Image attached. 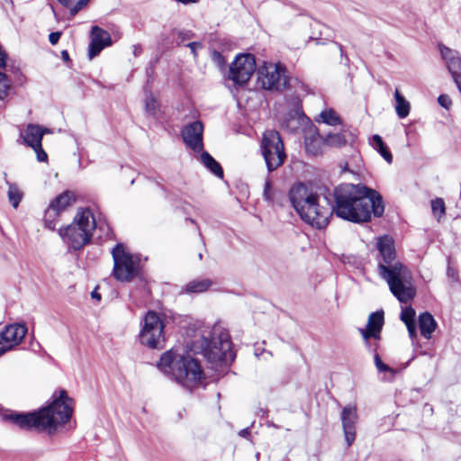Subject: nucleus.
<instances>
[{
    "label": "nucleus",
    "mask_w": 461,
    "mask_h": 461,
    "mask_svg": "<svg viewBox=\"0 0 461 461\" xmlns=\"http://www.w3.org/2000/svg\"><path fill=\"white\" fill-rule=\"evenodd\" d=\"M203 125L196 121L187 124L183 131L182 137L185 143L194 151H201L203 148Z\"/></svg>",
    "instance_id": "nucleus-18"
},
{
    "label": "nucleus",
    "mask_w": 461,
    "mask_h": 461,
    "mask_svg": "<svg viewBox=\"0 0 461 461\" xmlns=\"http://www.w3.org/2000/svg\"><path fill=\"white\" fill-rule=\"evenodd\" d=\"M304 143L306 151L313 156L321 154L325 146L324 138L320 135L315 128L308 130Z\"/></svg>",
    "instance_id": "nucleus-21"
},
{
    "label": "nucleus",
    "mask_w": 461,
    "mask_h": 461,
    "mask_svg": "<svg viewBox=\"0 0 461 461\" xmlns=\"http://www.w3.org/2000/svg\"><path fill=\"white\" fill-rule=\"evenodd\" d=\"M440 57L444 61L445 67L451 75L456 86L461 85V55L453 49L443 44L438 46Z\"/></svg>",
    "instance_id": "nucleus-16"
},
{
    "label": "nucleus",
    "mask_w": 461,
    "mask_h": 461,
    "mask_svg": "<svg viewBox=\"0 0 461 461\" xmlns=\"http://www.w3.org/2000/svg\"><path fill=\"white\" fill-rule=\"evenodd\" d=\"M60 35L61 33L59 32H51L50 35H49V41L52 44V45H55L58 43L59 38H60Z\"/></svg>",
    "instance_id": "nucleus-40"
},
{
    "label": "nucleus",
    "mask_w": 461,
    "mask_h": 461,
    "mask_svg": "<svg viewBox=\"0 0 461 461\" xmlns=\"http://www.w3.org/2000/svg\"><path fill=\"white\" fill-rule=\"evenodd\" d=\"M61 57H62V59H63L65 61L69 60V55H68V52L67 50H62V51H61Z\"/></svg>",
    "instance_id": "nucleus-42"
},
{
    "label": "nucleus",
    "mask_w": 461,
    "mask_h": 461,
    "mask_svg": "<svg viewBox=\"0 0 461 461\" xmlns=\"http://www.w3.org/2000/svg\"><path fill=\"white\" fill-rule=\"evenodd\" d=\"M431 210L433 215L440 221V219L445 215L446 207L445 203L442 198H436L431 201Z\"/></svg>",
    "instance_id": "nucleus-32"
},
{
    "label": "nucleus",
    "mask_w": 461,
    "mask_h": 461,
    "mask_svg": "<svg viewBox=\"0 0 461 461\" xmlns=\"http://www.w3.org/2000/svg\"><path fill=\"white\" fill-rule=\"evenodd\" d=\"M384 324V312H375L370 314L366 329L360 330V333L364 339L367 340L370 338L379 339L380 331Z\"/></svg>",
    "instance_id": "nucleus-20"
},
{
    "label": "nucleus",
    "mask_w": 461,
    "mask_h": 461,
    "mask_svg": "<svg viewBox=\"0 0 461 461\" xmlns=\"http://www.w3.org/2000/svg\"><path fill=\"white\" fill-rule=\"evenodd\" d=\"M370 144L388 164H392L393 155L380 135L375 134L370 140Z\"/></svg>",
    "instance_id": "nucleus-24"
},
{
    "label": "nucleus",
    "mask_w": 461,
    "mask_h": 461,
    "mask_svg": "<svg viewBox=\"0 0 461 461\" xmlns=\"http://www.w3.org/2000/svg\"><path fill=\"white\" fill-rule=\"evenodd\" d=\"M64 6H69L73 0H58Z\"/></svg>",
    "instance_id": "nucleus-43"
},
{
    "label": "nucleus",
    "mask_w": 461,
    "mask_h": 461,
    "mask_svg": "<svg viewBox=\"0 0 461 461\" xmlns=\"http://www.w3.org/2000/svg\"><path fill=\"white\" fill-rule=\"evenodd\" d=\"M157 366L164 375L188 390L198 387L204 379L198 361L175 349L163 353Z\"/></svg>",
    "instance_id": "nucleus-4"
},
{
    "label": "nucleus",
    "mask_w": 461,
    "mask_h": 461,
    "mask_svg": "<svg viewBox=\"0 0 461 461\" xmlns=\"http://www.w3.org/2000/svg\"><path fill=\"white\" fill-rule=\"evenodd\" d=\"M52 131L49 128L29 123L20 133L24 144L32 148L37 157L38 161L47 162L48 155L42 149V138L45 134H51Z\"/></svg>",
    "instance_id": "nucleus-14"
},
{
    "label": "nucleus",
    "mask_w": 461,
    "mask_h": 461,
    "mask_svg": "<svg viewBox=\"0 0 461 461\" xmlns=\"http://www.w3.org/2000/svg\"><path fill=\"white\" fill-rule=\"evenodd\" d=\"M337 216L353 222H365L381 216L384 207L382 197L363 185L342 184L334 191Z\"/></svg>",
    "instance_id": "nucleus-1"
},
{
    "label": "nucleus",
    "mask_w": 461,
    "mask_h": 461,
    "mask_svg": "<svg viewBox=\"0 0 461 461\" xmlns=\"http://www.w3.org/2000/svg\"><path fill=\"white\" fill-rule=\"evenodd\" d=\"M76 201L73 192L64 191L50 201L44 212V225L53 230L62 212L67 211Z\"/></svg>",
    "instance_id": "nucleus-13"
},
{
    "label": "nucleus",
    "mask_w": 461,
    "mask_h": 461,
    "mask_svg": "<svg viewBox=\"0 0 461 461\" xmlns=\"http://www.w3.org/2000/svg\"><path fill=\"white\" fill-rule=\"evenodd\" d=\"M258 84L265 90L281 91L287 87L286 69L278 63L263 62L257 69Z\"/></svg>",
    "instance_id": "nucleus-10"
},
{
    "label": "nucleus",
    "mask_w": 461,
    "mask_h": 461,
    "mask_svg": "<svg viewBox=\"0 0 461 461\" xmlns=\"http://www.w3.org/2000/svg\"><path fill=\"white\" fill-rule=\"evenodd\" d=\"M375 365L379 372H388L391 376L394 375L393 369L383 363L378 355H375Z\"/></svg>",
    "instance_id": "nucleus-36"
},
{
    "label": "nucleus",
    "mask_w": 461,
    "mask_h": 461,
    "mask_svg": "<svg viewBox=\"0 0 461 461\" xmlns=\"http://www.w3.org/2000/svg\"><path fill=\"white\" fill-rule=\"evenodd\" d=\"M376 248L382 258L378 264L379 274L384 279L392 294L401 302L408 303L415 294L411 275L409 269L395 260V249L393 240L388 236L380 237Z\"/></svg>",
    "instance_id": "nucleus-2"
},
{
    "label": "nucleus",
    "mask_w": 461,
    "mask_h": 461,
    "mask_svg": "<svg viewBox=\"0 0 461 461\" xmlns=\"http://www.w3.org/2000/svg\"><path fill=\"white\" fill-rule=\"evenodd\" d=\"M163 318L154 311H149L143 318L140 332V340L142 345L150 348H162L165 342Z\"/></svg>",
    "instance_id": "nucleus-11"
},
{
    "label": "nucleus",
    "mask_w": 461,
    "mask_h": 461,
    "mask_svg": "<svg viewBox=\"0 0 461 461\" xmlns=\"http://www.w3.org/2000/svg\"><path fill=\"white\" fill-rule=\"evenodd\" d=\"M416 312L411 307H405L402 310L401 312V320L405 323L408 332L411 338H416L417 331L415 326V318Z\"/></svg>",
    "instance_id": "nucleus-23"
},
{
    "label": "nucleus",
    "mask_w": 461,
    "mask_h": 461,
    "mask_svg": "<svg viewBox=\"0 0 461 461\" xmlns=\"http://www.w3.org/2000/svg\"><path fill=\"white\" fill-rule=\"evenodd\" d=\"M210 339L204 338L202 352L208 362L212 365L229 364L234 359L230 337L227 330L221 325H214L209 331Z\"/></svg>",
    "instance_id": "nucleus-7"
},
{
    "label": "nucleus",
    "mask_w": 461,
    "mask_h": 461,
    "mask_svg": "<svg viewBox=\"0 0 461 461\" xmlns=\"http://www.w3.org/2000/svg\"><path fill=\"white\" fill-rule=\"evenodd\" d=\"M72 411V400L68 397L65 391H61L58 398L40 411L26 414L11 413L5 416V420L23 429H35L51 432L59 425L68 421Z\"/></svg>",
    "instance_id": "nucleus-3"
},
{
    "label": "nucleus",
    "mask_w": 461,
    "mask_h": 461,
    "mask_svg": "<svg viewBox=\"0 0 461 461\" xmlns=\"http://www.w3.org/2000/svg\"><path fill=\"white\" fill-rule=\"evenodd\" d=\"M7 54L4 49L0 46V68H3L6 65Z\"/></svg>",
    "instance_id": "nucleus-39"
},
{
    "label": "nucleus",
    "mask_w": 461,
    "mask_h": 461,
    "mask_svg": "<svg viewBox=\"0 0 461 461\" xmlns=\"http://www.w3.org/2000/svg\"><path fill=\"white\" fill-rule=\"evenodd\" d=\"M213 282L210 279H195L186 284L185 291L189 294H199L207 291Z\"/></svg>",
    "instance_id": "nucleus-25"
},
{
    "label": "nucleus",
    "mask_w": 461,
    "mask_h": 461,
    "mask_svg": "<svg viewBox=\"0 0 461 461\" xmlns=\"http://www.w3.org/2000/svg\"><path fill=\"white\" fill-rule=\"evenodd\" d=\"M323 138L326 146L334 148H340L347 142V140L342 132L329 133L326 137Z\"/></svg>",
    "instance_id": "nucleus-30"
},
{
    "label": "nucleus",
    "mask_w": 461,
    "mask_h": 461,
    "mask_svg": "<svg viewBox=\"0 0 461 461\" xmlns=\"http://www.w3.org/2000/svg\"><path fill=\"white\" fill-rule=\"evenodd\" d=\"M92 296H93L94 298H97L98 300L100 299V295H99V294H97L95 292H93V293H92Z\"/></svg>",
    "instance_id": "nucleus-45"
},
{
    "label": "nucleus",
    "mask_w": 461,
    "mask_h": 461,
    "mask_svg": "<svg viewBox=\"0 0 461 461\" xmlns=\"http://www.w3.org/2000/svg\"><path fill=\"white\" fill-rule=\"evenodd\" d=\"M194 33L188 30L176 29L172 32V37L177 44H183L193 38Z\"/></svg>",
    "instance_id": "nucleus-33"
},
{
    "label": "nucleus",
    "mask_w": 461,
    "mask_h": 461,
    "mask_svg": "<svg viewBox=\"0 0 461 461\" xmlns=\"http://www.w3.org/2000/svg\"><path fill=\"white\" fill-rule=\"evenodd\" d=\"M88 2H89V0H78L77 3L76 4V5H74L70 9L71 14L75 15L80 9L86 6Z\"/></svg>",
    "instance_id": "nucleus-38"
},
{
    "label": "nucleus",
    "mask_w": 461,
    "mask_h": 461,
    "mask_svg": "<svg viewBox=\"0 0 461 461\" xmlns=\"http://www.w3.org/2000/svg\"><path fill=\"white\" fill-rule=\"evenodd\" d=\"M265 200L267 202H274L275 199V192L271 185V181L267 178L265 183L264 186V193H263Z\"/></svg>",
    "instance_id": "nucleus-35"
},
{
    "label": "nucleus",
    "mask_w": 461,
    "mask_h": 461,
    "mask_svg": "<svg viewBox=\"0 0 461 461\" xmlns=\"http://www.w3.org/2000/svg\"><path fill=\"white\" fill-rule=\"evenodd\" d=\"M188 47L191 49L192 52L195 55L197 49L201 48V44L198 42H191L188 44Z\"/></svg>",
    "instance_id": "nucleus-41"
},
{
    "label": "nucleus",
    "mask_w": 461,
    "mask_h": 461,
    "mask_svg": "<svg viewBox=\"0 0 461 461\" xmlns=\"http://www.w3.org/2000/svg\"><path fill=\"white\" fill-rule=\"evenodd\" d=\"M290 200L301 218L312 226L321 229L329 223L332 210L325 198H321L304 185L296 184L290 190Z\"/></svg>",
    "instance_id": "nucleus-5"
},
{
    "label": "nucleus",
    "mask_w": 461,
    "mask_h": 461,
    "mask_svg": "<svg viewBox=\"0 0 461 461\" xmlns=\"http://www.w3.org/2000/svg\"><path fill=\"white\" fill-rule=\"evenodd\" d=\"M113 259V276L119 282L128 283L140 272V258L132 254L123 244H117L112 250Z\"/></svg>",
    "instance_id": "nucleus-8"
},
{
    "label": "nucleus",
    "mask_w": 461,
    "mask_h": 461,
    "mask_svg": "<svg viewBox=\"0 0 461 461\" xmlns=\"http://www.w3.org/2000/svg\"><path fill=\"white\" fill-rule=\"evenodd\" d=\"M249 434V431L248 429H244L240 431V435L243 438H246Z\"/></svg>",
    "instance_id": "nucleus-44"
},
{
    "label": "nucleus",
    "mask_w": 461,
    "mask_h": 461,
    "mask_svg": "<svg viewBox=\"0 0 461 461\" xmlns=\"http://www.w3.org/2000/svg\"><path fill=\"white\" fill-rule=\"evenodd\" d=\"M201 161L215 176L222 177L221 167L209 153L203 152L201 154Z\"/></svg>",
    "instance_id": "nucleus-27"
},
{
    "label": "nucleus",
    "mask_w": 461,
    "mask_h": 461,
    "mask_svg": "<svg viewBox=\"0 0 461 461\" xmlns=\"http://www.w3.org/2000/svg\"><path fill=\"white\" fill-rule=\"evenodd\" d=\"M144 106L146 113L150 116H156L159 113V104L158 99L151 93L146 94L144 99Z\"/></svg>",
    "instance_id": "nucleus-28"
},
{
    "label": "nucleus",
    "mask_w": 461,
    "mask_h": 461,
    "mask_svg": "<svg viewBox=\"0 0 461 461\" xmlns=\"http://www.w3.org/2000/svg\"><path fill=\"white\" fill-rule=\"evenodd\" d=\"M7 195H8V200L11 203V204L13 205V207L17 208L23 196V194L21 191V189L18 187L17 185L8 183Z\"/></svg>",
    "instance_id": "nucleus-29"
},
{
    "label": "nucleus",
    "mask_w": 461,
    "mask_h": 461,
    "mask_svg": "<svg viewBox=\"0 0 461 461\" xmlns=\"http://www.w3.org/2000/svg\"><path fill=\"white\" fill-rule=\"evenodd\" d=\"M26 333L27 327L24 324L14 323L6 326L0 333V356L21 344Z\"/></svg>",
    "instance_id": "nucleus-15"
},
{
    "label": "nucleus",
    "mask_w": 461,
    "mask_h": 461,
    "mask_svg": "<svg viewBox=\"0 0 461 461\" xmlns=\"http://www.w3.org/2000/svg\"><path fill=\"white\" fill-rule=\"evenodd\" d=\"M438 102L442 107L446 109H449L452 104L451 99L447 95H440L438 98Z\"/></svg>",
    "instance_id": "nucleus-37"
},
{
    "label": "nucleus",
    "mask_w": 461,
    "mask_h": 461,
    "mask_svg": "<svg viewBox=\"0 0 461 461\" xmlns=\"http://www.w3.org/2000/svg\"><path fill=\"white\" fill-rule=\"evenodd\" d=\"M419 326L421 335L426 339H430L431 334L437 327V322L429 312H423L419 317Z\"/></svg>",
    "instance_id": "nucleus-22"
},
{
    "label": "nucleus",
    "mask_w": 461,
    "mask_h": 461,
    "mask_svg": "<svg viewBox=\"0 0 461 461\" xmlns=\"http://www.w3.org/2000/svg\"><path fill=\"white\" fill-rule=\"evenodd\" d=\"M357 411L354 404H348L342 409L341 422L345 439L348 446H351L356 438V424L357 421Z\"/></svg>",
    "instance_id": "nucleus-17"
},
{
    "label": "nucleus",
    "mask_w": 461,
    "mask_h": 461,
    "mask_svg": "<svg viewBox=\"0 0 461 461\" xmlns=\"http://www.w3.org/2000/svg\"><path fill=\"white\" fill-rule=\"evenodd\" d=\"M10 88L11 82L8 77L0 72V100H4L8 95Z\"/></svg>",
    "instance_id": "nucleus-34"
},
{
    "label": "nucleus",
    "mask_w": 461,
    "mask_h": 461,
    "mask_svg": "<svg viewBox=\"0 0 461 461\" xmlns=\"http://www.w3.org/2000/svg\"><path fill=\"white\" fill-rule=\"evenodd\" d=\"M96 228V221L89 208H79L73 221L59 230L63 241L73 249H80L90 242Z\"/></svg>",
    "instance_id": "nucleus-6"
},
{
    "label": "nucleus",
    "mask_w": 461,
    "mask_h": 461,
    "mask_svg": "<svg viewBox=\"0 0 461 461\" xmlns=\"http://www.w3.org/2000/svg\"><path fill=\"white\" fill-rule=\"evenodd\" d=\"M110 45H112V39L109 32L98 26H93L91 29V41L88 50L89 59H93L105 47Z\"/></svg>",
    "instance_id": "nucleus-19"
},
{
    "label": "nucleus",
    "mask_w": 461,
    "mask_h": 461,
    "mask_svg": "<svg viewBox=\"0 0 461 461\" xmlns=\"http://www.w3.org/2000/svg\"><path fill=\"white\" fill-rule=\"evenodd\" d=\"M260 149L269 172L284 164L286 154L278 131H266L262 137Z\"/></svg>",
    "instance_id": "nucleus-9"
},
{
    "label": "nucleus",
    "mask_w": 461,
    "mask_h": 461,
    "mask_svg": "<svg viewBox=\"0 0 461 461\" xmlns=\"http://www.w3.org/2000/svg\"><path fill=\"white\" fill-rule=\"evenodd\" d=\"M320 121L329 125H338L340 123V118L332 109L322 111L320 115Z\"/></svg>",
    "instance_id": "nucleus-31"
},
{
    "label": "nucleus",
    "mask_w": 461,
    "mask_h": 461,
    "mask_svg": "<svg viewBox=\"0 0 461 461\" xmlns=\"http://www.w3.org/2000/svg\"><path fill=\"white\" fill-rule=\"evenodd\" d=\"M257 69L256 58L250 53H241L235 57L229 68V78L235 85L245 86Z\"/></svg>",
    "instance_id": "nucleus-12"
},
{
    "label": "nucleus",
    "mask_w": 461,
    "mask_h": 461,
    "mask_svg": "<svg viewBox=\"0 0 461 461\" xmlns=\"http://www.w3.org/2000/svg\"><path fill=\"white\" fill-rule=\"evenodd\" d=\"M395 98V112L400 118H405L409 115L411 110L410 103L399 92L398 89L394 91Z\"/></svg>",
    "instance_id": "nucleus-26"
}]
</instances>
